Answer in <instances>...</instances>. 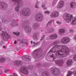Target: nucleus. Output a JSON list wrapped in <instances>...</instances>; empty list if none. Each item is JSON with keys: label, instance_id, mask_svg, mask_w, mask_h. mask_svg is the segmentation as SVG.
<instances>
[{"label": "nucleus", "instance_id": "nucleus-46", "mask_svg": "<svg viewBox=\"0 0 76 76\" xmlns=\"http://www.w3.org/2000/svg\"><path fill=\"white\" fill-rule=\"evenodd\" d=\"M3 48H4L5 49H6V48H7V46H3Z\"/></svg>", "mask_w": 76, "mask_h": 76}, {"label": "nucleus", "instance_id": "nucleus-48", "mask_svg": "<svg viewBox=\"0 0 76 76\" xmlns=\"http://www.w3.org/2000/svg\"><path fill=\"white\" fill-rule=\"evenodd\" d=\"M74 38L76 40V35L74 37Z\"/></svg>", "mask_w": 76, "mask_h": 76}, {"label": "nucleus", "instance_id": "nucleus-30", "mask_svg": "<svg viewBox=\"0 0 76 76\" xmlns=\"http://www.w3.org/2000/svg\"><path fill=\"white\" fill-rule=\"evenodd\" d=\"M73 74V72L71 71H69L68 72V73L67 74V76H70L71 75H72Z\"/></svg>", "mask_w": 76, "mask_h": 76}, {"label": "nucleus", "instance_id": "nucleus-43", "mask_svg": "<svg viewBox=\"0 0 76 76\" xmlns=\"http://www.w3.org/2000/svg\"><path fill=\"white\" fill-rule=\"evenodd\" d=\"M74 75L75 76H76V72L74 71Z\"/></svg>", "mask_w": 76, "mask_h": 76}, {"label": "nucleus", "instance_id": "nucleus-49", "mask_svg": "<svg viewBox=\"0 0 76 76\" xmlns=\"http://www.w3.org/2000/svg\"><path fill=\"white\" fill-rule=\"evenodd\" d=\"M14 43L15 44H16V41H15V42H14Z\"/></svg>", "mask_w": 76, "mask_h": 76}, {"label": "nucleus", "instance_id": "nucleus-2", "mask_svg": "<svg viewBox=\"0 0 76 76\" xmlns=\"http://www.w3.org/2000/svg\"><path fill=\"white\" fill-rule=\"evenodd\" d=\"M63 18L66 23H69L73 18V15H69L67 13H65L63 15Z\"/></svg>", "mask_w": 76, "mask_h": 76}, {"label": "nucleus", "instance_id": "nucleus-22", "mask_svg": "<svg viewBox=\"0 0 76 76\" xmlns=\"http://www.w3.org/2000/svg\"><path fill=\"white\" fill-rule=\"evenodd\" d=\"M72 25H76V17H74L72 20V22L71 23Z\"/></svg>", "mask_w": 76, "mask_h": 76}, {"label": "nucleus", "instance_id": "nucleus-41", "mask_svg": "<svg viewBox=\"0 0 76 76\" xmlns=\"http://www.w3.org/2000/svg\"><path fill=\"white\" fill-rule=\"evenodd\" d=\"M13 76H18V75L16 74L15 73H13Z\"/></svg>", "mask_w": 76, "mask_h": 76}, {"label": "nucleus", "instance_id": "nucleus-33", "mask_svg": "<svg viewBox=\"0 0 76 76\" xmlns=\"http://www.w3.org/2000/svg\"><path fill=\"white\" fill-rule=\"evenodd\" d=\"M28 67L30 69V70H32L33 69V66L32 65H30L28 66Z\"/></svg>", "mask_w": 76, "mask_h": 76}, {"label": "nucleus", "instance_id": "nucleus-32", "mask_svg": "<svg viewBox=\"0 0 76 76\" xmlns=\"http://www.w3.org/2000/svg\"><path fill=\"white\" fill-rule=\"evenodd\" d=\"M59 43V41H56L55 42H54L53 43V45H56V44H58Z\"/></svg>", "mask_w": 76, "mask_h": 76}, {"label": "nucleus", "instance_id": "nucleus-12", "mask_svg": "<svg viewBox=\"0 0 76 76\" xmlns=\"http://www.w3.org/2000/svg\"><path fill=\"white\" fill-rule=\"evenodd\" d=\"M22 60L30 61L31 60V57L28 55H25L22 57Z\"/></svg>", "mask_w": 76, "mask_h": 76}, {"label": "nucleus", "instance_id": "nucleus-20", "mask_svg": "<svg viewBox=\"0 0 76 76\" xmlns=\"http://www.w3.org/2000/svg\"><path fill=\"white\" fill-rule=\"evenodd\" d=\"M73 63V61L72 59H69L66 62V64L67 66H70Z\"/></svg>", "mask_w": 76, "mask_h": 76}, {"label": "nucleus", "instance_id": "nucleus-56", "mask_svg": "<svg viewBox=\"0 0 76 76\" xmlns=\"http://www.w3.org/2000/svg\"><path fill=\"white\" fill-rule=\"evenodd\" d=\"M1 75V74H0V75Z\"/></svg>", "mask_w": 76, "mask_h": 76}, {"label": "nucleus", "instance_id": "nucleus-18", "mask_svg": "<svg viewBox=\"0 0 76 76\" xmlns=\"http://www.w3.org/2000/svg\"><path fill=\"white\" fill-rule=\"evenodd\" d=\"M32 27L34 29H36L39 27V24L37 23H34Z\"/></svg>", "mask_w": 76, "mask_h": 76}, {"label": "nucleus", "instance_id": "nucleus-26", "mask_svg": "<svg viewBox=\"0 0 76 76\" xmlns=\"http://www.w3.org/2000/svg\"><path fill=\"white\" fill-rule=\"evenodd\" d=\"M64 32H65V30H64V29L62 28L59 30V34H63V33H64Z\"/></svg>", "mask_w": 76, "mask_h": 76}, {"label": "nucleus", "instance_id": "nucleus-21", "mask_svg": "<svg viewBox=\"0 0 76 76\" xmlns=\"http://www.w3.org/2000/svg\"><path fill=\"white\" fill-rule=\"evenodd\" d=\"M42 76H50V74L49 73L45 71L42 73Z\"/></svg>", "mask_w": 76, "mask_h": 76}, {"label": "nucleus", "instance_id": "nucleus-35", "mask_svg": "<svg viewBox=\"0 0 76 76\" xmlns=\"http://www.w3.org/2000/svg\"><path fill=\"white\" fill-rule=\"evenodd\" d=\"M14 34V35H19V32H16V33H15V32H13Z\"/></svg>", "mask_w": 76, "mask_h": 76}, {"label": "nucleus", "instance_id": "nucleus-42", "mask_svg": "<svg viewBox=\"0 0 76 76\" xmlns=\"http://www.w3.org/2000/svg\"><path fill=\"white\" fill-rule=\"evenodd\" d=\"M8 70H7L5 71V73H7L8 72Z\"/></svg>", "mask_w": 76, "mask_h": 76}, {"label": "nucleus", "instance_id": "nucleus-11", "mask_svg": "<svg viewBox=\"0 0 76 76\" xmlns=\"http://www.w3.org/2000/svg\"><path fill=\"white\" fill-rule=\"evenodd\" d=\"M58 16H59V12L57 11H53L50 14V16L53 18H57L58 17Z\"/></svg>", "mask_w": 76, "mask_h": 76}, {"label": "nucleus", "instance_id": "nucleus-27", "mask_svg": "<svg viewBox=\"0 0 76 76\" xmlns=\"http://www.w3.org/2000/svg\"><path fill=\"white\" fill-rule=\"evenodd\" d=\"M5 58H0V63H3L5 61Z\"/></svg>", "mask_w": 76, "mask_h": 76}, {"label": "nucleus", "instance_id": "nucleus-15", "mask_svg": "<svg viewBox=\"0 0 76 76\" xmlns=\"http://www.w3.org/2000/svg\"><path fill=\"white\" fill-rule=\"evenodd\" d=\"M52 73L55 75H58L60 72L59 69H57V68L54 69L53 70H52Z\"/></svg>", "mask_w": 76, "mask_h": 76}, {"label": "nucleus", "instance_id": "nucleus-44", "mask_svg": "<svg viewBox=\"0 0 76 76\" xmlns=\"http://www.w3.org/2000/svg\"><path fill=\"white\" fill-rule=\"evenodd\" d=\"M41 7H42V8H44V7H45V5H42L41 6Z\"/></svg>", "mask_w": 76, "mask_h": 76}, {"label": "nucleus", "instance_id": "nucleus-47", "mask_svg": "<svg viewBox=\"0 0 76 76\" xmlns=\"http://www.w3.org/2000/svg\"><path fill=\"white\" fill-rule=\"evenodd\" d=\"M37 66H38V67H39V66H41V64H38V65H37Z\"/></svg>", "mask_w": 76, "mask_h": 76}, {"label": "nucleus", "instance_id": "nucleus-55", "mask_svg": "<svg viewBox=\"0 0 76 76\" xmlns=\"http://www.w3.org/2000/svg\"><path fill=\"white\" fill-rule=\"evenodd\" d=\"M18 41H19V40H18Z\"/></svg>", "mask_w": 76, "mask_h": 76}, {"label": "nucleus", "instance_id": "nucleus-39", "mask_svg": "<svg viewBox=\"0 0 76 76\" xmlns=\"http://www.w3.org/2000/svg\"><path fill=\"white\" fill-rule=\"evenodd\" d=\"M57 24H58V25H60V24H61V22H60L58 21L57 22Z\"/></svg>", "mask_w": 76, "mask_h": 76}, {"label": "nucleus", "instance_id": "nucleus-37", "mask_svg": "<svg viewBox=\"0 0 76 76\" xmlns=\"http://www.w3.org/2000/svg\"><path fill=\"white\" fill-rule=\"evenodd\" d=\"M73 59L75 61H76V54L74 55Z\"/></svg>", "mask_w": 76, "mask_h": 76}, {"label": "nucleus", "instance_id": "nucleus-1", "mask_svg": "<svg viewBox=\"0 0 76 76\" xmlns=\"http://www.w3.org/2000/svg\"><path fill=\"white\" fill-rule=\"evenodd\" d=\"M69 52V49L66 46L56 45L50 50L48 53H53L56 54L54 56V54L50 56L53 58V60H55V59L57 58H63L67 56Z\"/></svg>", "mask_w": 76, "mask_h": 76}, {"label": "nucleus", "instance_id": "nucleus-51", "mask_svg": "<svg viewBox=\"0 0 76 76\" xmlns=\"http://www.w3.org/2000/svg\"><path fill=\"white\" fill-rule=\"evenodd\" d=\"M2 42H3V41H2L1 42H0L1 44V43H2Z\"/></svg>", "mask_w": 76, "mask_h": 76}, {"label": "nucleus", "instance_id": "nucleus-19", "mask_svg": "<svg viewBox=\"0 0 76 76\" xmlns=\"http://www.w3.org/2000/svg\"><path fill=\"white\" fill-rule=\"evenodd\" d=\"M14 64L16 66H21L22 64V63L19 61H17L14 62Z\"/></svg>", "mask_w": 76, "mask_h": 76}, {"label": "nucleus", "instance_id": "nucleus-13", "mask_svg": "<svg viewBox=\"0 0 76 76\" xmlns=\"http://www.w3.org/2000/svg\"><path fill=\"white\" fill-rule=\"evenodd\" d=\"M64 2L63 1H61L59 2V4L56 7L57 9H61L64 6Z\"/></svg>", "mask_w": 76, "mask_h": 76}, {"label": "nucleus", "instance_id": "nucleus-17", "mask_svg": "<svg viewBox=\"0 0 76 76\" xmlns=\"http://www.w3.org/2000/svg\"><path fill=\"white\" fill-rule=\"evenodd\" d=\"M49 37L50 39H55L57 38V34L55 33L50 35Z\"/></svg>", "mask_w": 76, "mask_h": 76}, {"label": "nucleus", "instance_id": "nucleus-29", "mask_svg": "<svg viewBox=\"0 0 76 76\" xmlns=\"http://www.w3.org/2000/svg\"><path fill=\"white\" fill-rule=\"evenodd\" d=\"M52 22H53V20H51L47 24V26H50V25H51L52 24Z\"/></svg>", "mask_w": 76, "mask_h": 76}, {"label": "nucleus", "instance_id": "nucleus-28", "mask_svg": "<svg viewBox=\"0 0 76 76\" xmlns=\"http://www.w3.org/2000/svg\"><path fill=\"white\" fill-rule=\"evenodd\" d=\"M11 22H12V23L11 25L12 26H16V24H17V23L16 22L15 23V22H14V23H15V24H14L13 22H12V21Z\"/></svg>", "mask_w": 76, "mask_h": 76}, {"label": "nucleus", "instance_id": "nucleus-23", "mask_svg": "<svg viewBox=\"0 0 76 76\" xmlns=\"http://www.w3.org/2000/svg\"><path fill=\"white\" fill-rule=\"evenodd\" d=\"M76 3L75 2H72L70 4V6L72 8H75L76 7Z\"/></svg>", "mask_w": 76, "mask_h": 76}, {"label": "nucleus", "instance_id": "nucleus-9", "mask_svg": "<svg viewBox=\"0 0 76 76\" xmlns=\"http://www.w3.org/2000/svg\"><path fill=\"white\" fill-rule=\"evenodd\" d=\"M39 50H34L33 52V55L35 58H39V57H41V55H40L39 54H38V56H37V53H39Z\"/></svg>", "mask_w": 76, "mask_h": 76}, {"label": "nucleus", "instance_id": "nucleus-54", "mask_svg": "<svg viewBox=\"0 0 76 76\" xmlns=\"http://www.w3.org/2000/svg\"><path fill=\"white\" fill-rule=\"evenodd\" d=\"M23 27H24L23 26Z\"/></svg>", "mask_w": 76, "mask_h": 76}, {"label": "nucleus", "instance_id": "nucleus-10", "mask_svg": "<svg viewBox=\"0 0 76 76\" xmlns=\"http://www.w3.org/2000/svg\"><path fill=\"white\" fill-rule=\"evenodd\" d=\"M8 7L7 4L4 2H0V9L1 10H5Z\"/></svg>", "mask_w": 76, "mask_h": 76}, {"label": "nucleus", "instance_id": "nucleus-40", "mask_svg": "<svg viewBox=\"0 0 76 76\" xmlns=\"http://www.w3.org/2000/svg\"><path fill=\"white\" fill-rule=\"evenodd\" d=\"M69 32H70L71 33H72L73 32H74L73 30H69Z\"/></svg>", "mask_w": 76, "mask_h": 76}, {"label": "nucleus", "instance_id": "nucleus-45", "mask_svg": "<svg viewBox=\"0 0 76 76\" xmlns=\"http://www.w3.org/2000/svg\"><path fill=\"white\" fill-rule=\"evenodd\" d=\"M43 9L44 10H47V7H45L43 8Z\"/></svg>", "mask_w": 76, "mask_h": 76}, {"label": "nucleus", "instance_id": "nucleus-53", "mask_svg": "<svg viewBox=\"0 0 76 76\" xmlns=\"http://www.w3.org/2000/svg\"><path fill=\"white\" fill-rule=\"evenodd\" d=\"M1 17V16L0 14V18Z\"/></svg>", "mask_w": 76, "mask_h": 76}, {"label": "nucleus", "instance_id": "nucleus-25", "mask_svg": "<svg viewBox=\"0 0 76 76\" xmlns=\"http://www.w3.org/2000/svg\"><path fill=\"white\" fill-rule=\"evenodd\" d=\"M54 31V29L53 28H49L48 29V32L49 33H53Z\"/></svg>", "mask_w": 76, "mask_h": 76}, {"label": "nucleus", "instance_id": "nucleus-38", "mask_svg": "<svg viewBox=\"0 0 76 76\" xmlns=\"http://www.w3.org/2000/svg\"><path fill=\"white\" fill-rule=\"evenodd\" d=\"M45 35H44L42 37V38L41 39V40H43V39H45Z\"/></svg>", "mask_w": 76, "mask_h": 76}, {"label": "nucleus", "instance_id": "nucleus-50", "mask_svg": "<svg viewBox=\"0 0 76 76\" xmlns=\"http://www.w3.org/2000/svg\"><path fill=\"white\" fill-rule=\"evenodd\" d=\"M33 42L32 41H31V44H32Z\"/></svg>", "mask_w": 76, "mask_h": 76}, {"label": "nucleus", "instance_id": "nucleus-4", "mask_svg": "<svg viewBox=\"0 0 76 76\" xmlns=\"http://www.w3.org/2000/svg\"><path fill=\"white\" fill-rule=\"evenodd\" d=\"M31 14V11L28 8L26 7L24 8L22 12V14L25 16H29Z\"/></svg>", "mask_w": 76, "mask_h": 76}, {"label": "nucleus", "instance_id": "nucleus-14", "mask_svg": "<svg viewBox=\"0 0 76 76\" xmlns=\"http://www.w3.org/2000/svg\"><path fill=\"white\" fill-rule=\"evenodd\" d=\"M55 63L56 64H57L58 66H61L63 64V60H56L55 61Z\"/></svg>", "mask_w": 76, "mask_h": 76}, {"label": "nucleus", "instance_id": "nucleus-16", "mask_svg": "<svg viewBox=\"0 0 76 76\" xmlns=\"http://www.w3.org/2000/svg\"><path fill=\"white\" fill-rule=\"evenodd\" d=\"M24 31L27 33L29 34L31 32V28H30L29 26H27L25 27Z\"/></svg>", "mask_w": 76, "mask_h": 76}, {"label": "nucleus", "instance_id": "nucleus-52", "mask_svg": "<svg viewBox=\"0 0 76 76\" xmlns=\"http://www.w3.org/2000/svg\"><path fill=\"white\" fill-rule=\"evenodd\" d=\"M35 42H33V43H34V44H35Z\"/></svg>", "mask_w": 76, "mask_h": 76}, {"label": "nucleus", "instance_id": "nucleus-24", "mask_svg": "<svg viewBox=\"0 0 76 76\" xmlns=\"http://www.w3.org/2000/svg\"><path fill=\"white\" fill-rule=\"evenodd\" d=\"M2 22L4 23H6L8 22V21H7L5 18V17H2Z\"/></svg>", "mask_w": 76, "mask_h": 76}, {"label": "nucleus", "instance_id": "nucleus-31", "mask_svg": "<svg viewBox=\"0 0 76 76\" xmlns=\"http://www.w3.org/2000/svg\"><path fill=\"white\" fill-rule=\"evenodd\" d=\"M38 2H37L35 4V8H37V9H39V7L38 6Z\"/></svg>", "mask_w": 76, "mask_h": 76}, {"label": "nucleus", "instance_id": "nucleus-34", "mask_svg": "<svg viewBox=\"0 0 76 76\" xmlns=\"http://www.w3.org/2000/svg\"><path fill=\"white\" fill-rule=\"evenodd\" d=\"M30 76H38V75H37V74L36 73H34Z\"/></svg>", "mask_w": 76, "mask_h": 76}, {"label": "nucleus", "instance_id": "nucleus-36", "mask_svg": "<svg viewBox=\"0 0 76 76\" xmlns=\"http://www.w3.org/2000/svg\"><path fill=\"white\" fill-rule=\"evenodd\" d=\"M45 13H47V14H50V11H46L45 12Z\"/></svg>", "mask_w": 76, "mask_h": 76}, {"label": "nucleus", "instance_id": "nucleus-7", "mask_svg": "<svg viewBox=\"0 0 76 76\" xmlns=\"http://www.w3.org/2000/svg\"><path fill=\"white\" fill-rule=\"evenodd\" d=\"M70 41V38L69 37H64L61 40V42L62 44H67Z\"/></svg>", "mask_w": 76, "mask_h": 76}, {"label": "nucleus", "instance_id": "nucleus-3", "mask_svg": "<svg viewBox=\"0 0 76 76\" xmlns=\"http://www.w3.org/2000/svg\"><path fill=\"white\" fill-rule=\"evenodd\" d=\"M13 1L15 2L16 3H17L16 7L15 8V10L16 12H19L20 6H22L23 4V2L21 0H12Z\"/></svg>", "mask_w": 76, "mask_h": 76}, {"label": "nucleus", "instance_id": "nucleus-8", "mask_svg": "<svg viewBox=\"0 0 76 76\" xmlns=\"http://www.w3.org/2000/svg\"><path fill=\"white\" fill-rule=\"evenodd\" d=\"M20 71L25 75L28 74V70L27 69V67L26 66H22L20 69Z\"/></svg>", "mask_w": 76, "mask_h": 76}, {"label": "nucleus", "instance_id": "nucleus-5", "mask_svg": "<svg viewBox=\"0 0 76 76\" xmlns=\"http://www.w3.org/2000/svg\"><path fill=\"white\" fill-rule=\"evenodd\" d=\"M1 38H3L5 41L7 40L9 38V37H10V35L8 34L7 32L3 31H2V33L1 34Z\"/></svg>", "mask_w": 76, "mask_h": 76}, {"label": "nucleus", "instance_id": "nucleus-57", "mask_svg": "<svg viewBox=\"0 0 76 76\" xmlns=\"http://www.w3.org/2000/svg\"><path fill=\"white\" fill-rule=\"evenodd\" d=\"M15 5H16V4H15Z\"/></svg>", "mask_w": 76, "mask_h": 76}, {"label": "nucleus", "instance_id": "nucleus-6", "mask_svg": "<svg viewBox=\"0 0 76 76\" xmlns=\"http://www.w3.org/2000/svg\"><path fill=\"white\" fill-rule=\"evenodd\" d=\"M36 20L38 22L43 20V15L41 13H38L36 16Z\"/></svg>", "mask_w": 76, "mask_h": 76}]
</instances>
